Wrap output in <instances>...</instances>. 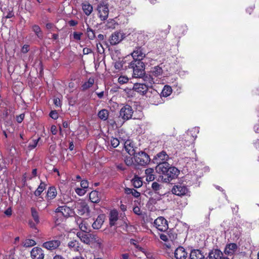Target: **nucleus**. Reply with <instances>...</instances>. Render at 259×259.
Instances as JSON below:
<instances>
[{
	"mask_svg": "<svg viewBox=\"0 0 259 259\" xmlns=\"http://www.w3.org/2000/svg\"><path fill=\"white\" fill-rule=\"evenodd\" d=\"M50 116L54 119H56L58 117V113L56 111H52L50 113Z\"/></svg>",
	"mask_w": 259,
	"mask_h": 259,
	"instance_id": "nucleus-52",
	"label": "nucleus"
},
{
	"mask_svg": "<svg viewBox=\"0 0 259 259\" xmlns=\"http://www.w3.org/2000/svg\"><path fill=\"white\" fill-rule=\"evenodd\" d=\"M32 30L34 31V32L35 33L36 36L39 38H42V33L41 32V30L40 29V28L39 26L37 25H34L32 26Z\"/></svg>",
	"mask_w": 259,
	"mask_h": 259,
	"instance_id": "nucleus-38",
	"label": "nucleus"
},
{
	"mask_svg": "<svg viewBox=\"0 0 259 259\" xmlns=\"http://www.w3.org/2000/svg\"><path fill=\"white\" fill-rule=\"evenodd\" d=\"M111 146L113 148L117 147L119 144V141L118 139L115 138H112L110 140Z\"/></svg>",
	"mask_w": 259,
	"mask_h": 259,
	"instance_id": "nucleus-43",
	"label": "nucleus"
},
{
	"mask_svg": "<svg viewBox=\"0 0 259 259\" xmlns=\"http://www.w3.org/2000/svg\"><path fill=\"white\" fill-rule=\"evenodd\" d=\"M133 211L134 212V213L135 214H138V215H140L141 213L140 208L138 206H136V207H134Z\"/></svg>",
	"mask_w": 259,
	"mask_h": 259,
	"instance_id": "nucleus-56",
	"label": "nucleus"
},
{
	"mask_svg": "<svg viewBox=\"0 0 259 259\" xmlns=\"http://www.w3.org/2000/svg\"><path fill=\"white\" fill-rule=\"evenodd\" d=\"M82 35V33L81 32H74L73 33V38L76 40H80Z\"/></svg>",
	"mask_w": 259,
	"mask_h": 259,
	"instance_id": "nucleus-48",
	"label": "nucleus"
},
{
	"mask_svg": "<svg viewBox=\"0 0 259 259\" xmlns=\"http://www.w3.org/2000/svg\"><path fill=\"white\" fill-rule=\"evenodd\" d=\"M86 34L88 38L90 40H93L96 37L95 31L88 25L87 28Z\"/></svg>",
	"mask_w": 259,
	"mask_h": 259,
	"instance_id": "nucleus-36",
	"label": "nucleus"
},
{
	"mask_svg": "<svg viewBox=\"0 0 259 259\" xmlns=\"http://www.w3.org/2000/svg\"><path fill=\"white\" fill-rule=\"evenodd\" d=\"M31 214L36 224L39 223V217L36 209L34 207L31 208Z\"/></svg>",
	"mask_w": 259,
	"mask_h": 259,
	"instance_id": "nucleus-35",
	"label": "nucleus"
},
{
	"mask_svg": "<svg viewBox=\"0 0 259 259\" xmlns=\"http://www.w3.org/2000/svg\"><path fill=\"white\" fill-rule=\"evenodd\" d=\"M74 208L77 209V213L79 215H81L86 214L88 215L89 214V207L84 201L74 202Z\"/></svg>",
	"mask_w": 259,
	"mask_h": 259,
	"instance_id": "nucleus-3",
	"label": "nucleus"
},
{
	"mask_svg": "<svg viewBox=\"0 0 259 259\" xmlns=\"http://www.w3.org/2000/svg\"><path fill=\"white\" fill-rule=\"evenodd\" d=\"M237 246L235 243H230L226 246L224 252L227 255H232L236 251Z\"/></svg>",
	"mask_w": 259,
	"mask_h": 259,
	"instance_id": "nucleus-22",
	"label": "nucleus"
},
{
	"mask_svg": "<svg viewBox=\"0 0 259 259\" xmlns=\"http://www.w3.org/2000/svg\"><path fill=\"white\" fill-rule=\"evenodd\" d=\"M80 186L84 189L88 188L89 183L88 181L86 180H82L80 182Z\"/></svg>",
	"mask_w": 259,
	"mask_h": 259,
	"instance_id": "nucleus-50",
	"label": "nucleus"
},
{
	"mask_svg": "<svg viewBox=\"0 0 259 259\" xmlns=\"http://www.w3.org/2000/svg\"><path fill=\"white\" fill-rule=\"evenodd\" d=\"M82 9L87 16H89L93 11V6L88 2L81 4Z\"/></svg>",
	"mask_w": 259,
	"mask_h": 259,
	"instance_id": "nucleus-26",
	"label": "nucleus"
},
{
	"mask_svg": "<svg viewBox=\"0 0 259 259\" xmlns=\"http://www.w3.org/2000/svg\"><path fill=\"white\" fill-rule=\"evenodd\" d=\"M134 157L135 162L141 165H146L150 160L149 155L143 151L137 152Z\"/></svg>",
	"mask_w": 259,
	"mask_h": 259,
	"instance_id": "nucleus-2",
	"label": "nucleus"
},
{
	"mask_svg": "<svg viewBox=\"0 0 259 259\" xmlns=\"http://www.w3.org/2000/svg\"><path fill=\"white\" fill-rule=\"evenodd\" d=\"M223 255L222 252L218 249L212 250L208 255L209 259H220Z\"/></svg>",
	"mask_w": 259,
	"mask_h": 259,
	"instance_id": "nucleus-25",
	"label": "nucleus"
},
{
	"mask_svg": "<svg viewBox=\"0 0 259 259\" xmlns=\"http://www.w3.org/2000/svg\"><path fill=\"white\" fill-rule=\"evenodd\" d=\"M60 244L61 242L59 240H52L44 242L42 246L48 250H53L57 248L60 245Z\"/></svg>",
	"mask_w": 259,
	"mask_h": 259,
	"instance_id": "nucleus-11",
	"label": "nucleus"
},
{
	"mask_svg": "<svg viewBox=\"0 0 259 259\" xmlns=\"http://www.w3.org/2000/svg\"><path fill=\"white\" fill-rule=\"evenodd\" d=\"M90 199L93 203H98L100 201V198L98 191H93L90 194Z\"/></svg>",
	"mask_w": 259,
	"mask_h": 259,
	"instance_id": "nucleus-29",
	"label": "nucleus"
},
{
	"mask_svg": "<svg viewBox=\"0 0 259 259\" xmlns=\"http://www.w3.org/2000/svg\"><path fill=\"white\" fill-rule=\"evenodd\" d=\"M123 39V35L119 32H114L110 38V43L111 45H115L119 43Z\"/></svg>",
	"mask_w": 259,
	"mask_h": 259,
	"instance_id": "nucleus-15",
	"label": "nucleus"
},
{
	"mask_svg": "<svg viewBox=\"0 0 259 259\" xmlns=\"http://www.w3.org/2000/svg\"><path fill=\"white\" fill-rule=\"evenodd\" d=\"M75 192L78 195L82 196L85 193L86 190L83 188H77Z\"/></svg>",
	"mask_w": 259,
	"mask_h": 259,
	"instance_id": "nucleus-49",
	"label": "nucleus"
},
{
	"mask_svg": "<svg viewBox=\"0 0 259 259\" xmlns=\"http://www.w3.org/2000/svg\"><path fill=\"white\" fill-rule=\"evenodd\" d=\"M120 116L124 120H128L132 118L133 110L131 106L128 105L124 106L120 111Z\"/></svg>",
	"mask_w": 259,
	"mask_h": 259,
	"instance_id": "nucleus-7",
	"label": "nucleus"
},
{
	"mask_svg": "<svg viewBox=\"0 0 259 259\" xmlns=\"http://www.w3.org/2000/svg\"><path fill=\"white\" fill-rule=\"evenodd\" d=\"M191 259H204V255L199 249H193L190 254Z\"/></svg>",
	"mask_w": 259,
	"mask_h": 259,
	"instance_id": "nucleus-21",
	"label": "nucleus"
},
{
	"mask_svg": "<svg viewBox=\"0 0 259 259\" xmlns=\"http://www.w3.org/2000/svg\"><path fill=\"white\" fill-rule=\"evenodd\" d=\"M169 167L170 164L168 162H164L157 164L156 168L159 173H161L165 176Z\"/></svg>",
	"mask_w": 259,
	"mask_h": 259,
	"instance_id": "nucleus-19",
	"label": "nucleus"
},
{
	"mask_svg": "<svg viewBox=\"0 0 259 259\" xmlns=\"http://www.w3.org/2000/svg\"><path fill=\"white\" fill-rule=\"evenodd\" d=\"M104 220L105 216L104 214L99 215L96 219V221L93 223V228L95 229H100L102 227L104 222Z\"/></svg>",
	"mask_w": 259,
	"mask_h": 259,
	"instance_id": "nucleus-20",
	"label": "nucleus"
},
{
	"mask_svg": "<svg viewBox=\"0 0 259 259\" xmlns=\"http://www.w3.org/2000/svg\"><path fill=\"white\" fill-rule=\"evenodd\" d=\"M163 70L161 67L159 66H154L152 68L151 73L152 75L156 77L162 75Z\"/></svg>",
	"mask_w": 259,
	"mask_h": 259,
	"instance_id": "nucleus-31",
	"label": "nucleus"
},
{
	"mask_svg": "<svg viewBox=\"0 0 259 259\" xmlns=\"http://www.w3.org/2000/svg\"><path fill=\"white\" fill-rule=\"evenodd\" d=\"M69 24L71 26H74L77 24V22L73 20H71L69 21Z\"/></svg>",
	"mask_w": 259,
	"mask_h": 259,
	"instance_id": "nucleus-60",
	"label": "nucleus"
},
{
	"mask_svg": "<svg viewBox=\"0 0 259 259\" xmlns=\"http://www.w3.org/2000/svg\"><path fill=\"white\" fill-rule=\"evenodd\" d=\"M51 131L53 135H56V134L57 133V127L54 125H52L51 127Z\"/></svg>",
	"mask_w": 259,
	"mask_h": 259,
	"instance_id": "nucleus-54",
	"label": "nucleus"
},
{
	"mask_svg": "<svg viewBox=\"0 0 259 259\" xmlns=\"http://www.w3.org/2000/svg\"><path fill=\"white\" fill-rule=\"evenodd\" d=\"M23 246L26 247L33 246L36 244V242L32 239H26L23 243Z\"/></svg>",
	"mask_w": 259,
	"mask_h": 259,
	"instance_id": "nucleus-41",
	"label": "nucleus"
},
{
	"mask_svg": "<svg viewBox=\"0 0 259 259\" xmlns=\"http://www.w3.org/2000/svg\"><path fill=\"white\" fill-rule=\"evenodd\" d=\"M133 71V76L135 78H142L145 74L144 63L141 60L132 61L129 65Z\"/></svg>",
	"mask_w": 259,
	"mask_h": 259,
	"instance_id": "nucleus-1",
	"label": "nucleus"
},
{
	"mask_svg": "<svg viewBox=\"0 0 259 259\" xmlns=\"http://www.w3.org/2000/svg\"><path fill=\"white\" fill-rule=\"evenodd\" d=\"M68 246L70 249L75 251H79L80 249L78 242L75 240L70 241Z\"/></svg>",
	"mask_w": 259,
	"mask_h": 259,
	"instance_id": "nucleus-32",
	"label": "nucleus"
},
{
	"mask_svg": "<svg viewBox=\"0 0 259 259\" xmlns=\"http://www.w3.org/2000/svg\"><path fill=\"white\" fill-rule=\"evenodd\" d=\"M180 173L178 168L175 167L171 166L169 167L165 177V180L167 181H170L172 179L176 178Z\"/></svg>",
	"mask_w": 259,
	"mask_h": 259,
	"instance_id": "nucleus-9",
	"label": "nucleus"
},
{
	"mask_svg": "<svg viewBox=\"0 0 259 259\" xmlns=\"http://www.w3.org/2000/svg\"><path fill=\"white\" fill-rule=\"evenodd\" d=\"M45 187L46 184L43 182H41L37 189L34 192V195L36 196H39L45 189Z\"/></svg>",
	"mask_w": 259,
	"mask_h": 259,
	"instance_id": "nucleus-40",
	"label": "nucleus"
},
{
	"mask_svg": "<svg viewBox=\"0 0 259 259\" xmlns=\"http://www.w3.org/2000/svg\"><path fill=\"white\" fill-rule=\"evenodd\" d=\"M31 257L32 259H44L45 254L42 249L39 247H34L31 251Z\"/></svg>",
	"mask_w": 259,
	"mask_h": 259,
	"instance_id": "nucleus-14",
	"label": "nucleus"
},
{
	"mask_svg": "<svg viewBox=\"0 0 259 259\" xmlns=\"http://www.w3.org/2000/svg\"><path fill=\"white\" fill-rule=\"evenodd\" d=\"M94 83V78L90 77L88 80L85 82L82 85L83 90H85L91 88Z\"/></svg>",
	"mask_w": 259,
	"mask_h": 259,
	"instance_id": "nucleus-37",
	"label": "nucleus"
},
{
	"mask_svg": "<svg viewBox=\"0 0 259 259\" xmlns=\"http://www.w3.org/2000/svg\"><path fill=\"white\" fill-rule=\"evenodd\" d=\"M152 188L155 191L159 190L161 188V185L157 182H153L152 184Z\"/></svg>",
	"mask_w": 259,
	"mask_h": 259,
	"instance_id": "nucleus-45",
	"label": "nucleus"
},
{
	"mask_svg": "<svg viewBox=\"0 0 259 259\" xmlns=\"http://www.w3.org/2000/svg\"><path fill=\"white\" fill-rule=\"evenodd\" d=\"M97 50L98 53L100 54H102L104 52V49L102 46V45L100 43L96 44Z\"/></svg>",
	"mask_w": 259,
	"mask_h": 259,
	"instance_id": "nucleus-47",
	"label": "nucleus"
},
{
	"mask_svg": "<svg viewBox=\"0 0 259 259\" xmlns=\"http://www.w3.org/2000/svg\"><path fill=\"white\" fill-rule=\"evenodd\" d=\"M132 56L134 59L133 61H142L143 58L145 57V54L141 47H136L132 53Z\"/></svg>",
	"mask_w": 259,
	"mask_h": 259,
	"instance_id": "nucleus-13",
	"label": "nucleus"
},
{
	"mask_svg": "<svg viewBox=\"0 0 259 259\" xmlns=\"http://www.w3.org/2000/svg\"><path fill=\"white\" fill-rule=\"evenodd\" d=\"M118 219V213L116 210H112L110 212L109 221L110 225L114 226Z\"/></svg>",
	"mask_w": 259,
	"mask_h": 259,
	"instance_id": "nucleus-27",
	"label": "nucleus"
},
{
	"mask_svg": "<svg viewBox=\"0 0 259 259\" xmlns=\"http://www.w3.org/2000/svg\"><path fill=\"white\" fill-rule=\"evenodd\" d=\"M132 183L134 187L136 188L141 187L143 185V182L141 178L136 176L133 179Z\"/></svg>",
	"mask_w": 259,
	"mask_h": 259,
	"instance_id": "nucleus-33",
	"label": "nucleus"
},
{
	"mask_svg": "<svg viewBox=\"0 0 259 259\" xmlns=\"http://www.w3.org/2000/svg\"><path fill=\"white\" fill-rule=\"evenodd\" d=\"M160 238L164 241H167L168 240V236L165 234H160Z\"/></svg>",
	"mask_w": 259,
	"mask_h": 259,
	"instance_id": "nucleus-53",
	"label": "nucleus"
},
{
	"mask_svg": "<svg viewBox=\"0 0 259 259\" xmlns=\"http://www.w3.org/2000/svg\"><path fill=\"white\" fill-rule=\"evenodd\" d=\"M57 195V191L55 187H50L48 190L47 194V199L48 201L54 199Z\"/></svg>",
	"mask_w": 259,
	"mask_h": 259,
	"instance_id": "nucleus-28",
	"label": "nucleus"
},
{
	"mask_svg": "<svg viewBox=\"0 0 259 259\" xmlns=\"http://www.w3.org/2000/svg\"><path fill=\"white\" fill-rule=\"evenodd\" d=\"M85 232H81L77 233V236L81 241L88 244L92 241L96 240V235L93 234H87Z\"/></svg>",
	"mask_w": 259,
	"mask_h": 259,
	"instance_id": "nucleus-6",
	"label": "nucleus"
},
{
	"mask_svg": "<svg viewBox=\"0 0 259 259\" xmlns=\"http://www.w3.org/2000/svg\"><path fill=\"white\" fill-rule=\"evenodd\" d=\"M116 167L118 169L120 170L121 171H123L126 169L125 167L124 166L123 164H119L117 165Z\"/></svg>",
	"mask_w": 259,
	"mask_h": 259,
	"instance_id": "nucleus-58",
	"label": "nucleus"
},
{
	"mask_svg": "<svg viewBox=\"0 0 259 259\" xmlns=\"http://www.w3.org/2000/svg\"><path fill=\"white\" fill-rule=\"evenodd\" d=\"M56 212H60L66 218L72 216L74 214L73 209L70 208V206L66 205L59 206L56 209Z\"/></svg>",
	"mask_w": 259,
	"mask_h": 259,
	"instance_id": "nucleus-8",
	"label": "nucleus"
},
{
	"mask_svg": "<svg viewBox=\"0 0 259 259\" xmlns=\"http://www.w3.org/2000/svg\"><path fill=\"white\" fill-rule=\"evenodd\" d=\"M172 93V89L169 85H166L164 87L161 95L163 97H167L169 96Z\"/></svg>",
	"mask_w": 259,
	"mask_h": 259,
	"instance_id": "nucleus-34",
	"label": "nucleus"
},
{
	"mask_svg": "<svg viewBox=\"0 0 259 259\" xmlns=\"http://www.w3.org/2000/svg\"><path fill=\"white\" fill-rule=\"evenodd\" d=\"M172 192L173 194L178 196L185 195L188 192V189L185 186L181 185H176L172 189Z\"/></svg>",
	"mask_w": 259,
	"mask_h": 259,
	"instance_id": "nucleus-12",
	"label": "nucleus"
},
{
	"mask_svg": "<svg viewBox=\"0 0 259 259\" xmlns=\"http://www.w3.org/2000/svg\"><path fill=\"white\" fill-rule=\"evenodd\" d=\"M125 163L127 166H131L133 164V159L131 157H126L124 159Z\"/></svg>",
	"mask_w": 259,
	"mask_h": 259,
	"instance_id": "nucleus-46",
	"label": "nucleus"
},
{
	"mask_svg": "<svg viewBox=\"0 0 259 259\" xmlns=\"http://www.w3.org/2000/svg\"><path fill=\"white\" fill-rule=\"evenodd\" d=\"M154 225L162 232L166 231L168 228L167 221L162 217L157 218L154 222Z\"/></svg>",
	"mask_w": 259,
	"mask_h": 259,
	"instance_id": "nucleus-5",
	"label": "nucleus"
},
{
	"mask_svg": "<svg viewBox=\"0 0 259 259\" xmlns=\"http://www.w3.org/2000/svg\"><path fill=\"white\" fill-rule=\"evenodd\" d=\"M98 115L101 119L106 120L108 117V111L106 109H102L98 112Z\"/></svg>",
	"mask_w": 259,
	"mask_h": 259,
	"instance_id": "nucleus-39",
	"label": "nucleus"
},
{
	"mask_svg": "<svg viewBox=\"0 0 259 259\" xmlns=\"http://www.w3.org/2000/svg\"><path fill=\"white\" fill-rule=\"evenodd\" d=\"M54 103L56 106H60V100L59 98H56L54 100Z\"/></svg>",
	"mask_w": 259,
	"mask_h": 259,
	"instance_id": "nucleus-61",
	"label": "nucleus"
},
{
	"mask_svg": "<svg viewBox=\"0 0 259 259\" xmlns=\"http://www.w3.org/2000/svg\"><path fill=\"white\" fill-rule=\"evenodd\" d=\"M133 191V189H131L128 188H126L125 189V193L127 194H132Z\"/></svg>",
	"mask_w": 259,
	"mask_h": 259,
	"instance_id": "nucleus-62",
	"label": "nucleus"
},
{
	"mask_svg": "<svg viewBox=\"0 0 259 259\" xmlns=\"http://www.w3.org/2000/svg\"><path fill=\"white\" fill-rule=\"evenodd\" d=\"M128 81V78L126 76H120L118 78V82L121 84L127 83Z\"/></svg>",
	"mask_w": 259,
	"mask_h": 259,
	"instance_id": "nucleus-42",
	"label": "nucleus"
},
{
	"mask_svg": "<svg viewBox=\"0 0 259 259\" xmlns=\"http://www.w3.org/2000/svg\"><path fill=\"white\" fill-rule=\"evenodd\" d=\"M24 114H21L20 115H19L17 117V122H19V123H21L23 121V120L24 119Z\"/></svg>",
	"mask_w": 259,
	"mask_h": 259,
	"instance_id": "nucleus-55",
	"label": "nucleus"
},
{
	"mask_svg": "<svg viewBox=\"0 0 259 259\" xmlns=\"http://www.w3.org/2000/svg\"><path fill=\"white\" fill-rule=\"evenodd\" d=\"M39 139L40 138H38L37 139L33 140L32 142H30L29 144L28 147L30 149H34V148H35L37 145L38 142L39 140Z\"/></svg>",
	"mask_w": 259,
	"mask_h": 259,
	"instance_id": "nucleus-44",
	"label": "nucleus"
},
{
	"mask_svg": "<svg viewBox=\"0 0 259 259\" xmlns=\"http://www.w3.org/2000/svg\"><path fill=\"white\" fill-rule=\"evenodd\" d=\"M199 133V130L198 127H193L191 130H189L187 131L186 133V136L188 137H185L186 138H189L190 137V143H193L195 141V139L197 137V135Z\"/></svg>",
	"mask_w": 259,
	"mask_h": 259,
	"instance_id": "nucleus-17",
	"label": "nucleus"
},
{
	"mask_svg": "<svg viewBox=\"0 0 259 259\" xmlns=\"http://www.w3.org/2000/svg\"><path fill=\"white\" fill-rule=\"evenodd\" d=\"M154 170L152 168H147L145 170V175L146 176V181H152L155 179V176L153 174Z\"/></svg>",
	"mask_w": 259,
	"mask_h": 259,
	"instance_id": "nucleus-30",
	"label": "nucleus"
},
{
	"mask_svg": "<svg viewBox=\"0 0 259 259\" xmlns=\"http://www.w3.org/2000/svg\"><path fill=\"white\" fill-rule=\"evenodd\" d=\"M97 11L98 16L102 21L107 19L109 15L108 7L104 3H100L98 5Z\"/></svg>",
	"mask_w": 259,
	"mask_h": 259,
	"instance_id": "nucleus-4",
	"label": "nucleus"
},
{
	"mask_svg": "<svg viewBox=\"0 0 259 259\" xmlns=\"http://www.w3.org/2000/svg\"><path fill=\"white\" fill-rule=\"evenodd\" d=\"M114 67L116 69L120 70L123 67V63L121 61H117L115 63Z\"/></svg>",
	"mask_w": 259,
	"mask_h": 259,
	"instance_id": "nucleus-51",
	"label": "nucleus"
},
{
	"mask_svg": "<svg viewBox=\"0 0 259 259\" xmlns=\"http://www.w3.org/2000/svg\"><path fill=\"white\" fill-rule=\"evenodd\" d=\"M29 46L28 45H24L22 49V52L23 53H26L28 52L29 49H28Z\"/></svg>",
	"mask_w": 259,
	"mask_h": 259,
	"instance_id": "nucleus-59",
	"label": "nucleus"
},
{
	"mask_svg": "<svg viewBox=\"0 0 259 259\" xmlns=\"http://www.w3.org/2000/svg\"><path fill=\"white\" fill-rule=\"evenodd\" d=\"M124 148L131 156H134L137 152V148H134L133 145L128 141L125 143Z\"/></svg>",
	"mask_w": 259,
	"mask_h": 259,
	"instance_id": "nucleus-24",
	"label": "nucleus"
},
{
	"mask_svg": "<svg viewBox=\"0 0 259 259\" xmlns=\"http://www.w3.org/2000/svg\"><path fill=\"white\" fill-rule=\"evenodd\" d=\"M169 159V155L164 151H162L156 154L154 159L155 162L157 164L167 162Z\"/></svg>",
	"mask_w": 259,
	"mask_h": 259,
	"instance_id": "nucleus-10",
	"label": "nucleus"
},
{
	"mask_svg": "<svg viewBox=\"0 0 259 259\" xmlns=\"http://www.w3.org/2000/svg\"><path fill=\"white\" fill-rule=\"evenodd\" d=\"M83 52L84 54H88L91 52V50L90 49L85 48L83 49Z\"/></svg>",
	"mask_w": 259,
	"mask_h": 259,
	"instance_id": "nucleus-64",
	"label": "nucleus"
},
{
	"mask_svg": "<svg viewBox=\"0 0 259 259\" xmlns=\"http://www.w3.org/2000/svg\"><path fill=\"white\" fill-rule=\"evenodd\" d=\"M121 259H130L128 253H124L121 255Z\"/></svg>",
	"mask_w": 259,
	"mask_h": 259,
	"instance_id": "nucleus-63",
	"label": "nucleus"
},
{
	"mask_svg": "<svg viewBox=\"0 0 259 259\" xmlns=\"http://www.w3.org/2000/svg\"><path fill=\"white\" fill-rule=\"evenodd\" d=\"M76 222L82 232H87L88 230L89 226L85 220H83L82 219L78 217L76 219Z\"/></svg>",
	"mask_w": 259,
	"mask_h": 259,
	"instance_id": "nucleus-23",
	"label": "nucleus"
},
{
	"mask_svg": "<svg viewBox=\"0 0 259 259\" xmlns=\"http://www.w3.org/2000/svg\"><path fill=\"white\" fill-rule=\"evenodd\" d=\"M133 90L141 95H145L148 90V86L145 83H137L134 84Z\"/></svg>",
	"mask_w": 259,
	"mask_h": 259,
	"instance_id": "nucleus-16",
	"label": "nucleus"
},
{
	"mask_svg": "<svg viewBox=\"0 0 259 259\" xmlns=\"http://www.w3.org/2000/svg\"><path fill=\"white\" fill-rule=\"evenodd\" d=\"M132 195L135 197L138 198L140 195V193L138 192L136 190L133 189V191L132 193Z\"/></svg>",
	"mask_w": 259,
	"mask_h": 259,
	"instance_id": "nucleus-57",
	"label": "nucleus"
},
{
	"mask_svg": "<svg viewBox=\"0 0 259 259\" xmlns=\"http://www.w3.org/2000/svg\"><path fill=\"white\" fill-rule=\"evenodd\" d=\"M188 253L183 247H178L175 251V256L176 259H186Z\"/></svg>",
	"mask_w": 259,
	"mask_h": 259,
	"instance_id": "nucleus-18",
	"label": "nucleus"
}]
</instances>
